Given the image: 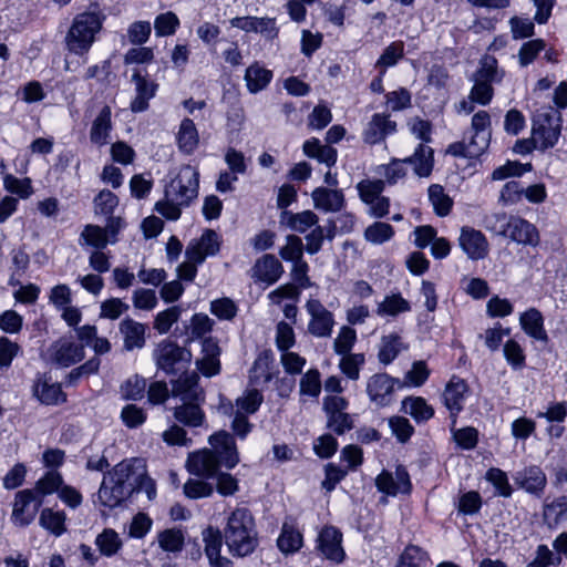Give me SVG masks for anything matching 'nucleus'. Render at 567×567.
I'll return each mask as SVG.
<instances>
[{
    "mask_svg": "<svg viewBox=\"0 0 567 567\" xmlns=\"http://www.w3.org/2000/svg\"><path fill=\"white\" fill-rule=\"evenodd\" d=\"M212 449L189 454L187 470L190 474L205 478H214L221 466L233 470L240 461L235 437L221 430L209 436Z\"/></svg>",
    "mask_w": 567,
    "mask_h": 567,
    "instance_id": "f257e3e1",
    "label": "nucleus"
},
{
    "mask_svg": "<svg viewBox=\"0 0 567 567\" xmlns=\"http://www.w3.org/2000/svg\"><path fill=\"white\" fill-rule=\"evenodd\" d=\"M199 172L192 165H183L178 174L165 186V196L155 210L169 220H177L182 208L188 207L198 196Z\"/></svg>",
    "mask_w": 567,
    "mask_h": 567,
    "instance_id": "f03ea898",
    "label": "nucleus"
},
{
    "mask_svg": "<svg viewBox=\"0 0 567 567\" xmlns=\"http://www.w3.org/2000/svg\"><path fill=\"white\" fill-rule=\"evenodd\" d=\"M225 544L233 557L251 555L258 546V532L252 514L248 508L234 509L224 528Z\"/></svg>",
    "mask_w": 567,
    "mask_h": 567,
    "instance_id": "7ed1b4c3",
    "label": "nucleus"
},
{
    "mask_svg": "<svg viewBox=\"0 0 567 567\" xmlns=\"http://www.w3.org/2000/svg\"><path fill=\"white\" fill-rule=\"evenodd\" d=\"M137 460H125L117 463L103 476L97 491V502L101 506L113 509L122 505L134 493L132 477Z\"/></svg>",
    "mask_w": 567,
    "mask_h": 567,
    "instance_id": "20e7f679",
    "label": "nucleus"
},
{
    "mask_svg": "<svg viewBox=\"0 0 567 567\" xmlns=\"http://www.w3.org/2000/svg\"><path fill=\"white\" fill-rule=\"evenodd\" d=\"M104 20L105 16L99 10L76 14L65 34L66 50L81 58L87 55L102 30Z\"/></svg>",
    "mask_w": 567,
    "mask_h": 567,
    "instance_id": "39448f33",
    "label": "nucleus"
},
{
    "mask_svg": "<svg viewBox=\"0 0 567 567\" xmlns=\"http://www.w3.org/2000/svg\"><path fill=\"white\" fill-rule=\"evenodd\" d=\"M471 137L468 141L454 142L446 153L454 157L478 158L488 148L492 138V120L487 111L481 110L471 120Z\"/></svg>",
    "mask_w": 567,
    "mask_h": 567,
    "instance_id": "423d86ee",
    "label": "nucleus"
},
{
    "mask_svg": "<svg viewBox=\"0 0 567 567\" xmlns=\"http://www.w3.org/2000/svg\"><path fill=\"white\" fill-rule=\"evenodd\" d=\"M563 117L558 110L542 107L533 117V136L539 142V148L545 151L554 147L561 133Z\"/></svg>",
    "mask_w": 567,
    "mask_h": 567,
    "instance_id": "0eeeda50",
    "label": "nucleus"
},
{
    "mask_svg": "<svg viewBox=\"0 0 567 567\" xmlns=\"http://www.w3.org/2000/svg\"><path fill=\"white\" fill-rule=\"evenodd\" d=\"M156 367L168 375L186 372L192 361V353L171 340L161 341L153 353Z\"/></svg>",
    "mask_w": 567,
    "mask_h": 567,
    "instance_id": "6e6552de",
    "label": "nucleus"
},
{
    "mask_svg": "<svg viewBox=\"0 0 567 567\" xmlns=\"http://www.w3.org/2000/svg\"><path fill=\"white\" fill-rule=\"evenodd\" d=\"M402 386L399 379L388 373H375L368 379L365 391L374 405L384 408L393 402L395 388Z\"/></svg>",
    "mask_w": 567,
    "mask_h": 567,
    "instance_id": "1a4fd4ad",
    "label": "nucleus"
},
{
    "mask_svg": "<svg viewBox=\"0 0 567 567\" xmlns=\"http://www.w3.org/2000/svg\"><path fill=\"white\" fill-rule=\"evenodd\" d=\"M305 308L310 316L308 333L316 338H330L336 324L333 313L315 298L308 299Z\"/></svg>",
    "mask_w": 567,
    "mask_h": 567,
    "instance_id": "9d476101",
    "label": "nucleus"
},
{
    "mask_svg": "<svg viewBox=\"0 0 567 567\" xmlns=\"http://www.w3.org/2000/svg\"><path fill=\"white\" fill-rule=\"evenodd\" d=\"M42 503L43 499L37 497L33 489H23L18 492L16 494L12 509L13 523L21 527L31 524Z\"/></svg>",
    "mask_w": 567,
    "mask_h": 567,
    "instance_id": "9b49d317",
    "label": "nucleus"
},
{
    "mask_svg": "<svg viewBox=\"0 0 567 567\" xmlns=\"http://www.w3.org/2000/svg\"><path fill=\"white\" fill-rule=\"evenodd\" d=\"M375 486L379 492L390 496H396L399 493L410 494L412 491L410 474L403 465L395 467L394 476L391 472L383 470L375 477Z\"/></svg>",
    "mask_w": 567,
    "mask_h": 567,
    "instance_id": "f8f14e48",
    "label": "nucleus"
},
{
    "mask_svg": "<svg viewBox=\"0 0 567 567\" xmlns=\"http://www.w3.org/2000/svg\"><path fill=\"white\" fill-rule=\"evenodd\" d=\"M131 81L135 85V96L131 101L130 109L133 113H141L150 107V101L155 97L158 84L143 74L140 69H135L132 73Z\"/></svg>",
    "mask_w": 567,
    "mask_h": 567,
    "instance_id": "ddd939ff",
    "label": "nucleus"
},
{
    "mask_svg": "<svg viewBox=\"0 0 567 567\" xmlns=\"http://www.w3.org/2000/svg\"><path fill=\"white\" fill-rule=\"evenodd\" d=\"M506 238L522 246L537 247L540 243V235L537 227L527 219L509 215Z\"/></svg>",
    "mask_w": 567,
    "mask_h": 567,
    "instance_id": "4468645a",
    "label": "nucleus"
},
{
    "mask_svg": "<svg viewBox=\"0 0 567 567\" xmlns=\"http://www.w3.org/2000/svg\"><path fill=\"white\" fill-rule=\"evenodd\" d=\"M317 549L324 558L341 564L346 558L342 533L334 526H324L318 535Z\"/></svg>",
    "mask_w": 567,
    "mask_h": 567,
    "instance_id": "2eb2a0df",
    "label": "nucleus"
},
{
    "mask_svg": "<svg viewBox=\"0 0 567 567\" xmlns=\"http://www.w3.org/2000/svg\"><path fill=\"white\" fill-rule=\"evenodd\" d=\"M220 239L213 229H205L199 239L192 240L185 250V256L189 260L204 262L208 256H215L219 252Z\"/></svg>",
    "mask_w": 567,
    "mask_h": 567,
    "instance_id": "dca6fc26",
    "label": "nucleus"
},
{
    "mask_svg": "<svg viewBox=\"0 0 567 567\" xmlns=\"http://www.w3.org/2000/svg\"><path fill=\"white\" fill-rule=\"evenodd\" d=\"M458 245L472 260L484 259L489 251V245L485 235L473 227L461 228Z\"/></svg>",
    "mask_w": 567,
    "mask_h": 567,
    "instance_id": "f3484780",
    "label": "nucleus"
},
{
    "mask_svg": "<svg viewBox=\"0 0 567 567\" xmlns=\"http://www.w3.org/2000/svg\"><path fill=\"white\" fill-rule=\"evenodd\" d=\"M514 483L526 493L540 496L547 485L545 472L537 465H529L513 474Z\"/></svg>",
    "mask_w": 567,
    "mask_h": 567,
    "instance_id": "a211bd4d",
    "label": "nucleus"
},
{
    "mask_svg": "<svg viewBox=\"0 0 567 567\" xmlns=\"http://www.w3.org/2000/svg\"><path fill=\"white\" fill-rule=\"evenodd\" d=\"M33 395L45 405H58L66 402V394L60 383L51 382L45 373H38L32 386Z\"/></svg>",
    "mask_w": 567,
    "mask_h": 567,
    "instance_id": "6ab92c4d",
    "label": "nucleus"
},
{
    "mask_svg": "<svg viewBox=\"0 0 567 567\" xmlns=\"http://www.w3.org/2000/svg\"><path fill=\"white\" fill-rule=\"evenodd\" d=\"M52 362L62 368H69L84 358V344L62 339L51 347Z\"/></svg>",
    "mask_w": 567,
    "mask_h": 567,
    "instance_id": "aec40b11",
    "label": "nucleus"
},
{
    "mask_svg": "<svg viewBox=\"0 0 567 567\" xmlns=\"http://www.w3.org/2000/svg\"><path fill=\"white\" fill-rule=\"evenodd\" d=\"M396 132V123L390 120L388 114L375 113L372 115L365 130L363 141L367 144L375 145L383 142L388 135Z\"/></svg>",
    "mask_w": 567,
    "mask_h": 567,
    "instance_id": "412c9836",
    "label": "nucleus"
},
{
    "mask_svg": "<svg viewBox=\"0 0 567 567\" xmlns=\"http://www.w3.org/2000/svg\"><path fill=\"white\" fill-rule=\"evenodd\" d=\"M467 383L458 377H453L444 389L443 402L451 413L453 424L456 423V417L458 413L463 410L465 394L467 393Z\"/></svg>",
    "mask_w": 567,
    "mask_h": 567,
    "instance_id": "4be33fe9",
    "label": "nucleus"
},
{
    "mask_svg": "<svg viewBox=\"0 0 567 567\" xmlns=\"http://www.w3.org/2000/svg\"><path fill=\"white\" fill-rule=\"evenodd\" d=\"M203 542L205 543V554L212 567H226L230 564L229 559L220 555L224 532L217 527L208 526L202 532Z\"/></svg>",
    "mask_w": 567,
    "mask_h": 567,
    "instance_id": "5701e85b",
    "label": "nucleus"
},
{
    "mask_svg": "<svg viewBox=\"0 0 567 567\" xmlns=\"http://www.w3.org/2000/svg\"><path fill=\"white\" fill-rule=\"evenodd\" d=\"M118 331L123 337V348L126 351L142 349L146 343V326L131 317H125L120 322Z\"/></svg>",
    "mask_w": 567,
    "mask_h": 567,
    "instance_id": "b1692460",
    "label": "nucleus"
},
{
    "mask_svg": "<svg viewBox=\"0 0 567 567\" xmlns=\"http://www.w3.org/2000/svg\"><path fill=\"white\" fill-rule=\"evenodd\" d=\"M315 208L326 213H338L346 206V198L342 189L317 187L311 193Z\"/></svg>",
    "mask_w": 567,
    "mask_h": 567,
    "instance_id": "393cba45",
    "label": "nucleus"
},
{
    "mask_svg": "<svg viewBox=\"0 0 567 567\" xmlns=\"http://www.w3.org/2000/svg\"><path fill=\"white\" fill-rule=\"evenodd\" d=\"M284 274L281 262L270 254L264 255L259 258L252 267V278L255 281L266 282L272 285L277 282Z\"/></svg>",
    "mask_w": 567,
    "mask_h": 567,
    "instance_id": "a878e982",
    "label": "nucleus"
},
{
    "mask_svg": "<svg viewBox=\"0 0 567 567\" xmlns=\"http://www.w3.org/2000/svg\"><path fill=\"white\" fill-rule=\"evenodd\" d=\"M522 330L532 339L547 343L549 338L544 327V316L537 308H528L519 316Z\"/></svg>",
    "mask_w": 567,
    "mask_h": 567,
    "instance_id": "bb28decb",
    "label": "nucleus"
},
{
    "mask_svg": "<svg viewBox=\"0 0 567 567\" xmlns=\"http://www.w3.org/2000/svg\"><path fill=\"white\" fill-rule=\"evenodd\" d=\"M319 223V217L312 210L293 213L282 210L279 215V224L291 231L305 234Z\"/></svg>",
    "mask_w": 567,
    "mask_h": 567,
    "instance_id": "cd10ccee",
    "label": "nucleus"
},
{
    "mask_svg": "<svg viewBox=\"0 0 567 567\" xmlns=\"http://www.w3.org/2000/svg\"><path fill=\"white\" fill-rule=\"evenodd\" d=\"M409 346L403 341L402 337L392 332L382 336L379 343L378 360L383 365L392 363L401 352L406 351Z\"/></svg>",
    "mask_w": 567,
    "mask_h": 567,
    "instance_id": "c85d7f7f",
    "label": "nucleus"
},
{
    "mask_svg": "<svg viewBox=\"0 0 567 567\" xmlns=\"http://www.w3.org/2000/svg\"><path fill=\"white\" fill-rule=\"evenodd\" d=\"M112 127L111 107L104 105L92 123L90 141L97 146L106 145L110 142Z\"/></svg>",
    "mask_w": 567,
    "mask_h": 567,
    "instance_id": "c756f323",
    "label": "nucleus"
},
{
    "mask_svg": "<svg viewBox=\"0 0 567 567\" xmlns=\"http://www.w3.org/2000/svg\"><path fill=\"white\" fill-rule=\"evenodd\" d=\"M181 374L177 380L172 382V394L179 396L183 401H197L202 394L198 374L196 372Z\"/></svg>",
    "mask_w": 567,
    "mask_h": 567,
    "instance_id": "7c9ffc66",
    "label": "nucleus"
},
{
    "mask_svg": "<svg viewBox=\"0 0 567 567\" xmlns=\"http://www.w3.org/2000/svg\"><path fill=\"white\" fill-rule=\"evenodd\" d=\"M176 143L179 152L185 155H192L198 147L199 134L193 120L188 117L182 120L176 133Z\"/></svg>",
    "mask_w": 567,
    "mask_h": 567,
    "instance_id": "2f4dec72",
    "label": "nucleus"
},
{
    "mask_svg": "<svg viewBox=\"0 0 567 567\" xmlns=\"http://www.w3.org/2000/svg\"><path fill=\"white\" fill-rule=\"evenodd\" d=\"M274 361V355L270 350H265L258 354L256 358L252 368L249 372V381L254 384H267L269 383L274 374L271 372V364Z\"/></svg>",
    "mask_w": 567,
    "mask_h": 567,
    "instance_id": "473e14b6",
    "label": "nucleus"
},
{
    "mask_svg": "<svg viewBox=\"0 0 567 567\" xmlns=\"http://www.w3.org/2000/svg\"><path fill=\"white\" fill-rule=\"evenodd\" d=\"M244 80L248 91L256 94L267 87L272 80V72L256 62L246 69Z\"/></svg>",
    "mask_w": 567,
    "mask_h": 567,
    "instance_id": "72a5a7b5",
    "label": "nucleus"
},
{
    "mask_svg": "<svg viewBox=\"0 0 567 567\" xmlns=\"http://www.w3.org/2000/svg\"><path fill=\"white\" fill-rule=\"evenodd\" d=\"M405 162L413 165L417 176L426 177L433 168V150L427 145L419 144L413 155L406 157Z\"/></svg>",
    "mask_w": 567,
    "mask_h": 567,
    "instance_id": "f704fd0d",
    "label": "nucleus"
},
{
    "mask_svg": "<svg viewBox=\"0 0 567 567\" xmlns=\"http://www.w3.org/2000/svg\"><path fill=\"white\" fill-rule=\"evenodd\" d=\"M401 410L413 417L416 423L426 422L434 415L433 408L421 396H406L402 401Z\"/></svg>",
    "mask_w": 567,
    "mask_h": 567,
    "instance_id": "c9c22d12",
    "label": "nucleus"
},
{
    "mask_svg": "<svg viewBox=\"0 0 567 567\" xmlns=\"http://www.w3.org/2000/svg\"><path fill=\"white\" fill-rule=\"evenodd\" d=\"M174 417L186 426L197 427L203 424L205 414L196 401H184L175 408Z\"/></svg>",
    "mask_w": 567,
    "mask_h": 567,
    "instance_id": "e433bc0d",
    "label": "nucleus"
},
{
    "mask_svg": "<svg viewBox=\"0 0 567 567\" xmlns=\"http://www.w3.org/2000/svg\"><path fill=\"white\" fill-rule=\"evenodd\" d=\"M303 545L302 534L293 525L285 523L277 539V546L285 555L297 553Z\"/></svg>",
    "mask_w": 567,
    "mask_h": 567,
    "instance_id": "4c0bfd02",
    "label": "nucleus"
},
{
    "mask_svg": "<svg viewBox=\"0 0 567 567\" xmlns=\"http://www.w3.org/2000/svg\"><path fill=\"white\" fill-rule=\"evenodd\" d=\"M503 73L498 71L497 60L492 55H485L480 61L478 69L474 72L472 80H478L486 83H499Z\"/></svg>",
    "mask_w": 567,
    "mask_h": 567,
    "instance_id": "58836bf2",
    "label": "nucleus"
},
{
    "mask_svg": "<svg viewBox=\"0 0 567 567\" xmlns=\"http://www.w3.org/2000/svg\"><path fill=\"white\" fill-rule=\"evenodd\" d=\"M65 519L66 516L64 512L43 508L40 514L39 523L44 529L59 537L66 530Z\"/></svg>",
    "mask_w": 567,
    "mask_h": 567,
    "instance_id": "ea45409f",
    "label": "nucleus"
},
{
    "mask_svg": "<svg viewBox=\"0 0 567 567\" xmlns=\"http://www.w3.org/2000/svg\"><path fill=\"white\" fill-rule=\"evenodd\" d=\"M404 56L403 41L391 42L382 52L375 62V68L381 70V76H384L386 69L398 64Z\"/></svg>",
    "mask_w": 567,
    "mask_h": 567,
    "instance_id": "a19ab883",
    "label": "nucleus"
},
{
    "mask_svg": "<svg viewBox=\"0 0 567 567\" xmlns=\"http://www.w3.org/2000/svg\"><path fill=\"white\" fill-rule=\"evenodd\" d=\"M79 243L81 246H91L95 248V250L104 249L109 244L107 233L97 225L89 224L82 230Z\"/></svg>",
    "mask_w": 567,
    "mask_h": 567,
    "instance_id": "79ce46f5",
    "label": "nucleus"
},
{
    "mask_svg": "<svg viewBox=\"0 0 567 567\" xmlns=\"http://www.w3.org/2000/svg\"><path fill=\"white\" fill-rule=\"evenodd\" d=\"M95 545L101 555L112 557L121 549L122 540L114 529L105 528L96 536Z\"/></svg>",
    "mask_w": 567,
    "mask_h": 567,
    "instance_id": "37998d69",
    "label": "nucleus"
},
{
    "mask_svg": "<svg viewBox=\"0 0 567 567\" xmlns=\"http://www.w3.org/2000/svg\"><path fill=\"white\" fill-rule=\"evenodd\" d=\"M410 310L411 306L409 301L404 299L401 293H393L391 296H386L384 300L379 303L377 312L379 316L394 317Z\"/></svg>",
    "mask_w": 567,
    "mask_h": 567,
    "instance_id": "c03bdc74",
    "label": "nucleus"
},
{
    "mask_svg": "<svg viewBox=\"0 0 567 567\" xmlns=\"http://www.w3.org/2000/svg\"><path fill=\"white\" fill-rule=\"evenodd\" d=\"M264 402L262 393L257 389H248L235 401L236 411L248 415L256 413Z\"/></svg>",
    "mask_w": 567,
    "mask_h": 567,
    "instance_id": "a18cd8bd",
    "label": "nucleus"
},
{
    "mask_svg": "<svg viewBox=\"0 0 567 567\" xmlns=\"http://www.w3.org/2000/svg\"><path fill=\"white\" fill-rule=\"evenodd\" d=\"M429 198L436 215L444 217L450 214L453 202L444 193V189L441 185L433 184L429 187Z\"/></svg>",
    "mask_w": 567,
    "mask_h": 567,
    "instance_id": "49530a36",
    "label": "nucleus"
},
{
    "mask_svg": "<svg viewBox=\"0 0 567 567\" xmlns=\"http://www.w3.org/2000/svg\"><path fill=\"white\" fill-rule=\"evenodd\" d=\"M393 236L394 228L390 224L383 221H375L364 230L365 240L374 245H381L389 241Z\"/></svg>",
    "mask_w": 567,
    "mask_h": 567,
    "instance_id": "de8ad7c7",
    "label": "nucleus"
},
{
    "mask_svg": "<svg viewBox=\"0 0 567 567\" xmlns=\"http://www.w3.org/2000/svg\"><path fill=\"white\" fill-rule=\"evenodd\" d=\"M62 483L63 478L61 474L55 471H50L37 482L33 491L35 492L37 497L42 498L43 496L53 494L54 492L59 493L62 487Z\"/></svg>",
    "mask_w": 567,
    "mask_h": 567,
    "instance_id": "09e8293b",
    "label": "nucleus"
},
{
    "mask_svg": "<svg viewBox=\"0 0 567 567\" xmlns=\"http://www.w3.org/2000/svg\"><path fill=\"white\" fill-rule=\"evenodd\" d=\"M485 480L495 487L498 496L506 498L512 496L513 488L508 482L506 472L503 470L491 467L485 474Z\"/></svg>",
    "mask_w": 567,
    "mask_h": 567,
    "instance_id": "8fccbe9b",
    "label": "nucleus"
},
{
    "mask_svg": "<svg viewBox=\"0 0 567 567\" xmlns=\"http://www.w3.org/2000/svg\"><path fill=\"white\" fill-rule=\"evenodd\" d=\"M426 560V551L419 546L409 545L401 554L396 567H423Z\"/></svg>",
    "mask_w": 567,
    "mask_h": 567,
    "instance_id": "3c124183",
    "label": "nucleus"
},
{
    "mask_svg": "<svg viewBox=\"0 0 567 567\" xmlns=\"http://www.w3.org/2000/svg\"><path fill=\"white\" fill-rule=\"evenodd\" d=\"M504 357L513 370H522L526 363V355L522 346L514 339L505 342L503 348Z\"/></svg>",
    "mask_w": 567,
    "mask_h": 567,
    "instance_id": "603ef678",
    "label": "nucleus"
},
{
    "mask_svg": "<svg viewBox=\"0 0 567 567\" xmlns=\"http://www.w3.org/2000/svg\"><path fill=\"white\" fill-rule=\"evenodd\" d=\"M355 341V330L349 326H342L333 341V350L339 355H346L351 352Z\"/></svg>",
    "mask_w": 567,
    "mask_h": 567,
    "instance_id": "864d4df0",
    "label": "nucleus"
},
{
    "mask_svg": "<svg viewBox=\"0 0 567 567\" xmlns=\"http://www.w3.org/2000/svg\"><path fill=\"white\" fill-rule=\"evenodd\" d=\"M146 380L140 375L127 379L121 385V393L125 400L138 401L144 398Z\"/></svg>",
    "mask_w": 567,
    "mask_h": 567,
    "instance_id": "5fc2aeb1",
    "label": "nucleus"
},
{
    "mask_svg": "<svg viewBox=\"0 0 567 567\" xmlns=\"http://www.w3.org/2000/svg\"><path fill=\"white\" fill-rule=\"evenodd\" d=\"M182 310L178 306H173L158 312L154 319V329L161 333H167L172 326L178 321Z\"/></svg>",
    "mask_w": 567,
    "mask_h": 567,
    "instance_id": "6e6d98bb",
    "label": "nucleus"
},
{
    "mask_svg": "<svg viewBox=\"0 0 567 567\" xmlns=\"http://www.w3.org/2000/svg\"><path fill=\"white\" fill-rule=\"evenodd\" d=\"M385 182L382 179L374 181H362L358 184L357 188L361 200L364 204L373 203L377 198L382 196L384 190Z\"/></svg>",
    "mask_w": 567,
    "mask_h": 567,
    "instance_id": "4d7b16f0",
    "label": "nucleus"
},
{
    "mask_svg": "<svg viewBox=\"0 0 567 567\" xmlns=\"http://www.w3.org/2000/svg\"><path fill=\"white\" fill-rule=\"evenodd\" d=\"M385 182L382 179L374 181H362L358 184L357 188L361 200L364 204L373 203L377 198L382 196L384 190Z\"/></svg>",
    "mask_w": 567,
    "mask_h": 567,
    "instance_id": "13d9d810",
    "label": "nucleus"
},
{
    "mask_svg": "<svg viewBox=\"0 0 567 567\" xmlns=\"http://www.w3.org/2000/svg\"><path fill=\"white\" fill-rule=\"evenodd\" d=\"M483 505L482 496L476 491L462 494L457 503V512L465 516L477 514Z\"/></svg>",
    "mask_w": 567,
    "mask_h": 567,
    "instance_id": "bf43d9fd",
    "label": "nucleus"
},
{
    "mask_svg": "<svg viewBox=\"0 0 567 567\" xmlns=\"http://www.w3.org/2000/svg\"><path fill=\"white\" fill-rule=\"evenodd\" d=\"M157 539L165 551L176 553L183 549L184 535L179 529H165L158 534Z\"/></svg>",
    "mask_w": 567,
    "mask_h": 567,
    "instance_id": "052dcab7",
    "label": "nucleus"
},
{
    "mask_svg": "<svg viewBox=\"0 0 567 567\" xmlns=\"http://www.w3.org/2000/svg\"><path fill=\"white\" fill-rule=\"evenodd\" d=\"M320 392V372L317 369H310L300 379V394L309 398H318Z\"/></svg>",
    "mask_w": 567,
    "mask_h": 567,
    "instance_id": "680f3d73",
    "label": "nucleus"
},
{
    "mask_svg": "<svg viewBox=\"0 0 567 567\" xmlns=\"http://www.w3.org/2000/svg\"><path fill=\"white\" fill-rule=\"evenodd\" d=\"M210 312L219 320H233L238 312L237 305L227 297L215 299L210 302Z\"/></svg>",
    "mask_w": 567,
    "mask_h": 567,
    "instance_id": "e2e57ef3",
    "label": "nucleus"
},
{
    "mask_svg": "<svg viewBox=\"0 0 567 567\" xmlns=\"http://www.w3.org/2000/svg\"><path fill=\"white\" fill-rule=\"evenodd\" d=\"M130 305L124 302L120 298H109L101 302L100 306V318L102 319H109V320H116L118 319L123 313L128 311Z\"/></svg>",
    "mask_w": 567,
    "mask_h": 567,
    "instance_id": "0e129e2a",
    "label": "nucleus"
},
{
    "mask_svg": "<svg viewBox=\"0 0 567 567\" xmlns=\"http://www.w3.org/2000/svg\"><path fill=\"white\" fill-rule=\"evenodd\" d=\"M363 353H348L342 355L339 367L350 380H358L360 377V368L364 364Z\"/></svg>",
    "mask_w": 567,
    "mask_h": 567,
    "instance_id": "69168bd1",
    "label": "nucleus"
},
{
    "mask_svg": "<svg viewBox=\"0 0 567 567\" xmlns=\"http://www.w3.org/2000/svg\"><path fill=\"white\" fill-rule=\"evenodd\" d=\"M178 27V17L172 11L158 14L154 21V29L157 37L172 35L176 32Z\"/></svg>",
    "mask_w": 567,
    "mask_h": 567,
    "instance_id": "338daca9",
    "label": "nucleus"
},
{
    "mask_svg": "<svg viewBox=\"0 0 567 567\" xmlns=\"http://www.w3.org/2000/svg\"><path fill=\"white\" fill-rule=\"evenodd\" d=\"M545 47L546 43L542 39L529 40L523 43L518 51L519 65L524 68L533 63Z\"/></svg>",
    "mask_w": 567,
    "mask_h": 567,
    "instance_id": "774afa93",
    "label": "nucleus"
}]
</instances>
